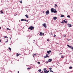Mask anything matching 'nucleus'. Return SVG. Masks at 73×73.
Segmentation results:
<instances>
[{"label":"nucleus","mask_w":73,"mask_h":73,"mask_svg":"<svg viewBox=\"0 0 73 73\" xmlns=\"http://www.w3.org/2000/svg\"><path fill=\"white\" fill-rule=\"evenodd\" d=\"M51 11L53 13H56L57 12V11H56V10L55 9H53V8H52L51 9Z\"/></svg>","instance_id":"nucleus-1"},{"label":"nucleus","mask_w":73,"mask_h":73,"mask_svg":"<svg viewBox=\"0 0 73 73\" xmlns=\"http://www.w3.org/2000/svg\"><path fill=\"white\" fill-rule=\"evenodd\" d=\"M46 70V68H45L44 69V73H48L49 72V70L47 71Z\"/></svg>","instance_id":"nucleus-2"},{"label":"nucleus","mask_w":73,"mask_h":73,"mask_svg":"<svg viewBox=\"0 0 73 73\" xmlns=\"http://www.w3.org/2000/svg\"><path fill=\"white\" fill-rule=\"evenodd\" d=\"M34 28V27H33V26H31V27L28 28V29H30L31 31H32V30Z\"/></svg>","instance_id":"nucleus-3"},{"label":"nucleus","mask_w":73,"mask_h":73,"mask_svg":"<svg viewBox=\"0 0 73 73\" xmlns=\"http://www.w3.org/2000/svg\"><path fill=\"white\" fill-rule=\"evenodd\" d=\"M49 14V10L47 11L46 12V15H48V14Z\"/></svg>","instance_id":"nucleus-4"},{"label":"nucleus","mask_w":73,"mask_h":73,"mask_svg":"<svg viewBox=\"0 0 73 73\" xmlns=\"http://www.w3.org/2000/svg\"><path fill=\"white\" fill-rule=\"evenodd\" d=\"M67 25L68 26V27L69 28H70V27H72V25L69 24H67Z\"/></svg>","instance_id":"nucleus-5"},{"label":"nucleus","mask_w":73,"mask_h":73,"mask_svg":"<svg viewBox=\"0 0 73 73\" xmlns=\"http://www.w3.org/2000/svg\"><path fill=\"white\" fill-rule=\"evenodd\" d=\"M47 57H49V56H48V54H46V55L44 56V58H47Z\"/></svg>","instance_id":"nucleus-6"},{"label":"nucleus","mask_w":73,"mask_h":73,"mask_svg":"<svg viewBox=\"0 0 73 73\" xmlns=\"http://www.w3.org/2000/svg\"><path fill=\"white\" fill-rule=\"evenodd\" d=\"M51 51L50 50H49V51H47V53L49 55L50 54V53H51Z\"/></svg>","instance_id":"nucleus-7"},{"label":"nucleus","mask_w":73,"mask_h":73,"mask_svg":"<svg viewBox=\"0 0 73 73\" xmlns=\"http://www.w3.org/2000/svg\"><path fill=\"white\" fill-rule=\"evenodd\" d=\"M67 46H68V47H69V48L70 49H72L73 48V47H72V46H69V45L68 44L67 45Z\"/></svg>","instance_id":"nucleus-8"},{"label":"nucleus","mask_w":73,"mask_h":73,"mask_svg":"<svg viewBox=\"0 0 73 73\" xmlns=\"http://www.w3.org/2000/svg\"><path fill=\"white\" fill-rule=\"evenodd\" d=\"M46 23H44L42 24V26L43 27H45V28H46Z\"/></svg>","instance_id":"nucleus-9"},{"label":"nucleus","mask_w":73,"mask_h":73,"mask_svg":"<svg viewBox=\"0 0 73 73\" xmlns=\"http://www.w3.org/2000/svg\"><path fill=\"white\" fill-rule=\"evenodd\" d=\"M39 35L40 36H42V35H44V33H42V32H40Z\"/></svg>","instance_id":"nucleus-10"},{"label":"nucleus","mask_w":73,"mask_h":73,"mask_svg":"<svg viewBox=\"0 0 73 73\" xmlns=\"http://www.w3.org/2000/svg\"><path fill=\"white\" fill-rule=\"evenodd\" d=\"M65 20H66V19H65L64 20H63V21H64V23H66H66H68V21H65Z\"/></svg>","instance_id":"nucleus-11"},{"label":"nucleus","mask_w":73,"mask_h":73,"mask_svg":"<svg viewBox=\"0 0 73 73\" xmlns=\"http://www.w3.org/2000/svg\"><path fill=\"white\" fill-rule=\"evenodd\" d=\"M21 21H27V20H26V19H22L21 20Z\"/></svg>","instance_id":"nucleus-12"},{"label":"nucleus","mask_w":73,"mask_h":73,"mask_svg":"<svg viewBox=\"0 0 73 73\" xmlns=\"http://www.w3.org/2000/svg\"><path fill=\"white\" fill-rule=\"evenodd\" d=\"M25 16L27 17V18H28L29 17V16H28V15L27 14L26 15H25Z\"/></svg>","instance_id":"nucleus-13"},{"label":"nucleus","mask_w":73,"mask_h":73,"mask_svg":"<svg viewBox=\"0 0 73 73\" xmlns=\"http://www.w3.org/2000/svg\"><path fill=\"white\" fill-rule=\"evenodd\" d=\"M53 18V19H54V20H56L57 19V17H54Z\"/></svg>","instance_id":"nucleus-14"},{"label":"nucleus","mask_w":73,"mask_h":73,"mask_svg":"<svg viewBox=\"0 0 73 73\" xmlns=\"http://www.w3.org/2000/svg\"><path fill=\"white\" fill-rule=\"evenodd\" d=\"M52 61V59H50L48 60V62H51Z\"/></svg>","instance_id":"nucleus-15"},{"label":"nucleus","mask_w":73,"mask_h":73,"mask_svg":"<svg viewBox=\"0 0 73 73\" xmlns=\"http://www.w3.org/2000/svg\"><path fill=\"white\" fill-rule=\"evenodd\" d=\"M60 17H65V16H64V15H61Z\"/></svg>","instance_id":"nucleus-16"},{"label":"nucleus","mask_w":73,"mask_h":73,"mask_svg":"<svg viewBox=\"0 0 73 73\" xmlns=\"http://www.w3.org/2000/svg\"><path fill=\"white\" fill-rule=\"evenodd\" d=\"M32 69V68H31V67L28 68H27V69H28L29 70H30V69Z\"/></svg>","instance_id":"nucleus-17"},{"label":"nucleus","mask_w":73,"mask_h":73,"mask_svg":"<svg viewBox=\"0 0 73 73\" xmlns=\"http://www.w3.org/2000/svg\"><path fill=\"white\" fill-rule=\"evenodd\" d=\"M36 56V54H33V57H35V56Z\"/></svg>","instance_id":"nucleus-18"},{"label":"nucleus","mask_w":73,"mask_h":73,"mask_svg":"<svg viewBox=\"0 0 73 73\" xmlns=\"http://www.w3.org/2000/svg\"><path fill=\"white\" fill-rule=\"evenodd\" d=\"M20 55V54H19L18 53H17V56H19Z\"/></svg>","instance_id":"nucleus-19"},{"label":"nucleus","mask_w":73,"mask_h":73,"mask_svg":"<svg viewBox=\"0 0 73 73\" xmlns=\"http://www.w3.org/2000/svg\"><path fill=\"white\" fill-rule=\"evenodd\" d=\"M64 56L63 55L62 56H61V58H64Z\"/></svg>","instance_id":"nucleus-20"},{"label":"nucleus","mask_w":73,"mask_h":73,"mask_svg":"<svg viewBox=\"0 0 73 73\" xmlns=\"http://www.w3.org/2000/svg\"><path fill=\"white\" fill-rule=\"evenodd\" d=\"M69 69H72V66H70L69 67Z\"/></svg>","instance_id":"nucleus-21"},{"label":"nucleus","mask_w":73,"mask_h":73,"mask_svg":"<svg viewBox=\"0 0 73 73\" xmlns=\"http://www.w3.org/2000/svg\"><path fill=\"white\" fill-rule=\"evenodd\" d=\"M64 22L63 21H62V22H61V23H62V24H64Z\"/></svg>","instance_id":"nucleus-22"},{"label":"nucleus","mask_w":73,"mask_h":73,"mask_svg":"<svg viewBox=\"0 0 73 73\" xmlns=\"http://www.w3.org/2000/svg\"><path fill=\"white\" fill-rule=\"evenodd\" d=\"M1 13H2V14L4 13L3 12V11L2 10H1Z\"/></svg>","instance_id":"nucleus-23"},{"label":"nucleus","mask_w":73,"mask_h":73,"mask_svg":"<svg viewBox=\"0 0 73 73\" xmlns=\"http://www.w3.org/2000/svg\"><path fill=\"white\" fill-rule=\"evenodd\" d=\"M38 72H41V70L39 69V70H38Z\"/></svg>","instance_id":"nucleus-24"},{"label":"nucleus","mask_w":73,"mask_h":73,"mask_svg":"<svg viewBox=\"0 0 73 73\" xmlns=\"http://www.w3.org/2000/svg\"><path fill=\"white\" fill-rule=\"evenodd\" d=\"M9 49L10 50V51H11V48H10V47H9Z\"/></svg>","instance_id":"nucleus-25"},{"label":"nucleus","mask_w":73,"mask_h":73,"mask_svg":"<svg viewBox=\"0 0 73 73\" xmlns=\"http://www.w3.org/2000/svg\"><path fill=\"white\" fill-rule=\"evenodd\" d=\"M49 69H50V70H52V68H49Z\"/></svg>","instance_id":"nucleus-26"},{"label":"nucleus","mask_w":73,"mask_h":73,"mask_svg":"<svg viewBox=\"0 0 73 73\" xmlns=\"http://www.w3.org/2000/svg\"><path fill=\"white\" fill-rule=\"evenodd\" d=\"M4 38H8V37H7V36H4Z\"/></svg>","instance_id":"nucleus-27"},{"label":"nucleus","mask_w":73,"mask_h":73,"mask_svg":"<svg viewBox=\"0 0 73 73\" xmlns=\"http://www.w3.org/2000/svg\"><path fill=\"white\" fill-rule=\"evenodd\" d=\"M37 63H38V64H40V62H37Z\"/></svg>","instance_id":"nucleus-28"},{"label":"nucleus","mask_w":73,"mask_h":73,"mask_svg":"<svg viewBox=\"0 0 73 73\" xmlns=\"http://www.w3.org/2000/svg\"><path fill=\"white\" fill-rule=\"evenodd\" d=\"M67 17H68L69 18H70V16H69V15H68L67 16Z\"/></svg>","instance_id":"nucleus-29"},{"label":"nucleus","mask_w":73,"mask_h":73,"mask_svg":"<svg viewBox=\"0 0 73 73\" xmlns=\"http://www.w3.org/2000/svg\"><path fill=\"white\" fill-rule=\"evenodd\" d=\"M19 2H20V3H21V4H22V3H23V2H22V1H19Z\"/></svg>","instance_id":"nucleus-30"},{"label":"nucleus","mask_w":73,"mask_h":73,"mask_svg":"<svg viewBox=\"0 0 73 73\" xmlns=\"http://www.w3.org/2000/svg\"><path fill=\"white\" fill-rule=\"evenodd\" d=\"M47 41H50V40H49V39H47Z\"/></svg>","instance_id":"nucleus-31"},{"label":"nucleus","mask_w":73,"mask_h":73,"mask_svg":"<svg viewBox=\"0 0 73 73\" xmlns=\"http://www.w3.org/2000/svg\"><path fill=\"white\" fill-rule=\"evenodd\" d=\"M55 7H57V5H56V4H55Z\"/></svg>","instance_id":"nucleus-32"},{"label":"nucleus","mask_w":73,"mask_h":73,"mask_svg":"<svg viewBox=\"0 0 73 73\" xmlns=\"http://www.w3.org/2000/svg\"><path fill=\"white\" fill-rule=\"evenodd\" d=\"M7 30H9V29L8 28H7Z\"/></svg>","instance_id":"nucleus-33"},{"label":"nucleus","mask_w":73,"mask_h":73,"mask_svg":"<svg viewBox=\"0 0 73 73\" xmlns=\"http://www.w3.org/2000/svg\"><path fill=\"white\" fill-rule=\"evenodd\" d=\"M50 72H52V70H50Z\"/></svg>","instance_id":"nucleus-34"},{"label":"nucleus","mask_w":73,"mask_h":73,"mask_svg":"<svg viewBox=\"0 0 73 73\" xmlns=\"http://www.w3.org/2000/svg\"><path fill=\"white\" fill-rule=\"evenodd\" d=\"M16 15H17V14H14V16H16Z\"/></svg>","instance_id":"nucleus-35"},{"label":"nucleus","mask_w":73,"mask_h":73,"mask_svg":"<svg viewBox=\"0 0 73 73\" xmlns=\"http://www.w3.org/2000/svg\"><path fill=\"white\" fill-rule=\"evenodd\" d=\"M56 35H54V37H56Z\"/></svg>","instance_id":"nucleus-36"},{"label":"nucleus","mask_w":73,"mask_h":73,"mask_svg":"<svg viewBox=\"0 0 73 73\" xmlns=\"http://www.w3.org/2000/svg\"><path fill=\"white\" fill-rule=\"evenodd\" d=\"M63 36H64V37H65V36H66L65 35H64Z\"/></svg>","instance_id":"nucleus-37"},{"label":"nucleus","mask_w":73,"mask_h":73,"mask_svg":"<svg viewBox=\"0 0 73 73\" xmlns=\"http://www.w3.org/2000/svg\"><path fill=\"white\" fill-rule=\"evenodd\" d=\"M28 20H26V21H27V22H28Z\"/></svg>","instance_id":"nucleus-38"},{"label":"nucleus","mask_w":73,"mask_h":73,"mask_svg":"<svg viewBox=\"0 0 73 73\" xmlns=\"http://www.w3.org/2000/svg\"><path fill=\"white\" fill-rule=\"evenodd\" d=\"M60 55V54H62V53H60V54H59Z\"/></svg>","instance_id":"nucleus-39"},{"label":"nucleus","mask_w":73,"mask_h":73,"mask_svg":"<svg viewBox=\"0 0 73 73\" xmlns=\"http://www.w3.org/2000/svg\"><path fill=\"white\" fill-rule=\"evenodd\" d=\"M41 73H43V71H42V72H41Z\"/></svg>","instance_id":"nucleus-40"},{"label":"nucleus","mask_w":73,"mask_h":73,"mask_svg":"<svg viewBox=\"0 0 73 73\" xmlns=\"http://www.w3.org/2000/svg\"><path fill=\"white\" fill-rule=\"evenodd\" d=\"M56 44H58V43H57V42H56Z\"/></svg>","instance_id":"nucleus-41"},{"label":"nucleus","mask_w":73,"mask_h":73,"mask_svg":"<svg viewBox=\"0 0 73 73\" xmlns=\"http://www.w3.org/2000/svg\"><path fill=\"white\" fill-rule=\"evenodd\" d=\"M1 40H0V42H1Z\"/></svg>","instance_id":"nucleus-42"},{"label":"nucleus","mask_w":73,"mask_h":73,"mask_svg":"<svg viewBox=\"0 0 73 73\" xmlns=\"http://www.w3.org/2000/svg\"><path fill=\"white\" fill-rule=\"evenodd\" d=\"M18 73H19V71H18Z\"/></svg>","instance_id":"nucleus-43"},{"label":"nucleus","mask_w":73,"mask_h":73,"mask_svg":"<svg viewBox=\"0 0 73 73\" xmlns=\"http://www.w3.org/2000/svg\"><path fill=\"white\" fill-rule=\"evenodd\" d=\"M46 63H47V64H48V62H46Z\"/></svg>","instance_id":"nucleus-44"},{"label":"nucleus","mask_w":73,"mask_h":73,"mask_svg":"<svg viewBox=\"0 0 73 73\" xmlns=\"http://www.w3.org/2000/svg\"><path fill=\"white\" fill-rule=\"evenodd\" d=\"M52 72L53 73H54V72H53V71H52Z\"/></svg>","instance_id":"nucleus-45"},{"label":"nucleus","mask_w":73,"mask_h":73,"mask_svg":"<svg viewBox=\"0 0 73 73\" xmlns=\"http://www.w3.org/2000/svg\"><path fill=\"white\" fill-rule=\"evenodd\" d=\"M0 29H1V27H0Z\"/></svg>","instance_id":"nucleus-46"},{"label":"nucleus","mask_w":73,"mask_h":73,"mask_svg":"<svg viewBox=\"0 0 73 73\" xmlns=\"http://www.w3.org/2000/svg\"><path fill=\"white\" fill-rule=\"evenodd\" d=\"M68 41H69V39H68Z\"/></svg>","instance_id":"nucleus-47"},{"label":"nucleus","mask_w":73,"mask_h":73,"mask_svg":"<svg viewBox=\"0 0 73 73\" xmlns=\"http://www.w3.org/2000/svg\"><path fill=\"white\" fill-rule=\"evenodd\" d=\"M8 41H6V42H7Z\"/></svg>","instance_id":"nucleus-48"},{"label":"nucleus","mask_w":73,"mask_h":73,"mask_svg":"<svg viewBox=\"0 0 73 73\" xmlns=\"http://www.w3.org/2000/svg\"><path fill=\"white\" fill-rule=\"evenodd\" d=\"M35 41V40H34V41Z\"/></svg>","instance_id":"nucleus-49"}]
</instances>
